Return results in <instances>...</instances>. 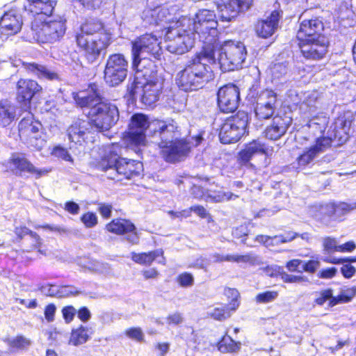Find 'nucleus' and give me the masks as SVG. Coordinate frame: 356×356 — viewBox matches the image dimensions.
Wrapping results in <instances>:
<instances>
[{
	"label": "nucleus",
	"mask_w": 356,
	"mask_h": 356,
	"mask_svg": "<svg viewBox=\"0 0 356 356\" xmlns=\"http://www.w3.org/2000/svg\"><path fill=\"white\" fill-rule=\"evenodd\" d=\"M28 11L32 19L30 24L33 39L40 44L60 42L67 30V19L64 16L50 19L57 5L56 0H27Z\"/></svg>",
	"instance_id": "f257e3e1"
},
{
	"label": "nucleus",
	"mask_w": 356,
	"mask_h": 356,
	"mask_svg": "<svg viewBox=\"0 0 356 356\" xmlns=\"http://www.w3.org/2000/svg\"><path fill=\"white\" fill-rule=\"evenodd\" d=\"M88 88L90 93L79 92L73 95L74 102L81 108L90 107L86 116L91 127L98 132L108 131L119 120V109L115 103L101 95L97 83H90Z\"/></svg>",
	"instance_id": "f03ea898"
},
{
	"label": "nucleus",
	"mask_w": 356,
	"mask_h": 356,
	"mask_svg": "<svg viewBox=\"0 0 356 356\" xmlns=\"http://www.w3.org/2000/svg\"><path fill=\"white\" fill-rule=\"evenodd\" d=\"M216 63L215 50L210 44L204 45L188 60L176 75L177 87L185 92L196 91L214 77L211 64Z\"/></svg>",
	"instance_id": "7ed1b4c3"
},
{
	"label": "nucleus",
	"mask_w": 356,
	"mask_h": 356,
	"mask_svg": "<svg viewBox=\"0 0 356 356\" xmlns=\"http://www.w3.org/2000/svg\"><path fill=\"white\" fill-rule=\"evenodd\" d=\"M162 124L159 127L156 131L161 136H165L167 132L169 135L167 137L171 138L170 141L162 140L159 143V153L163 159L170 163H175L181 161L188 156L191 151L189 143L186 138H178L180 134L179 127L173 119H168L165 121H159Z\"/></svg>",
	"instance_id": "20e7f679"
},
{
	"label": "nucleus",
	"mask_w": 356,
	"mask_h": 356,
	"mask_svg": "<svg viewBox=\"0 0 356 356\" xmlns=\"http://www.w3.org/2000/svg\"><path fill=\"white\" fill-rule=\"evenodd\" d=\"M165 49L172 54H184L194 44L193 33L186 26L184 20H177L164 29Z\"/></svg>",
	"instance_id": "39448f33"
},
{
	"label": "nucleus",
	"mask_w": 356,
	"mask_h": 356,
	"mask_svg": "<svg viewBox=\"0 0 356 356\" xmlns=\"http://www.w3.org/2000/svg\"><path fill=\"white\" fill-rule=\"evenodd\" d=\"M74 37L76 52L88 64L97 62L102 52L105 53L112 43L111 35L108 32L99 34L97 38L80 34H74Z\"/></svg>",
	"instance_id": "423d86ee"
},
{
	"label": "nucleus",
	"mask_w": 356,
	"mask_h": 356,
	"mask_svg": "<svg viewBox=\"0 0 356 356\" xmlns=\"http://www.w3.org/2000/svg\"><path fill=\"white\" fill-rule=\"evenodd\" d=\"M250 120L248 113L244 111H238L235 114L225 118L218 129L220 143L232 144L239 141L248 131Z\"/></svg>",
	"instance_id": "0eeeda50"
},
{
	"label": "nucleus",
	"mask_w": 356,
	"mask_h": 356,
	"mask_svg": "<svg viewBox=\"0 0 356 356\" xmlns=\"http://www.w3.org/2000/svg\"><path fill=\"white\" fill-rule=\"evenodd\" d=\"M131 65L136 71H141L140 65L142 61L140 54L145 52L148 55L159 58L161 54V47L158 38L152 33H145L131 41Z\"/></svg>",
	"instance_id": "6e6552de"
},
{
	"label": "nucleus",
	"mask_w": 356,
	"mask_h": 356,
	"mask_svg": "<svg viewBox=\"0 0 356 356\" xmlns=\"http://www.w3.org/2000/svg\"><path fill=\"white\" fill-rule=\"evenodd\" d=\"M5 173L22 177L25 174H29L35 179L47 175L51 169L38 168L29 160L24 154L13 153L9 159L1 163Z\"/></svg>",
	"instance_id": "1a4fd4ad"
},
{
	"label": "nucleus",
	"mask_w": 356,
	"mask_h": 356,
	"mask_svg": "<svg viewBox=\"0 0 356 356\" xmlns=\"http://www.w3.org/2000/svg\"><path fill=\"white\" fill-rule=\"evenodd\" d=\"M129 62L121 53L110 54L106 61L104 70V80L110 87L122 83L128 74Z\"/></svg>",
	"instance_id": "9d476101"
},
{
	"label": "nucleus",
	"mask_w": 356,
	"mask_h": 356,
	"mask_svg": "<svg viewBox=\"0 0 356 356\" xmlns=\"http://www.w3.org/2000/svg\"><path fill=\"white\" fill-rule=\"evenodd\" d=\"M218 22L213 10L200 9L195 14L193 20L194 33L198 35L200 40L204 43L212 41L214 35L218 32Z\"/></svg>",
	"instance_id": "9b49d317"
},
{
	"label": "nucleus",
	"mask_w": 356,
	"mask_h": 356,
	"mask_svg": "<svg viewBox=\"0 0 356 356\" xmlns=\"http://www.w3.org/2000/svg\"><path fill=\"white\" fill-rule=\"evenodd\" d=\"M247 56V49L241 42L226 41L222 47L219 61L229 71L242 67Z\"/></svg>",
	"instance_id": "f8f14e48"
},
{
	"label": "nucleus",
	"mask_w": 356,
	"mask_h": 356,
	"mask_svg": "<svg viewBox=\"0 0 356 356\" xmlns=\"http://www.w3.org/2000/svg\"><path fill=\"white\" fill-rule=\"evenodd\" d=\"M42 123L33 115L24 117L18 123V136L23 143L40 150L38 142L42 140Z\"/></svg>",
	"instance_id": "ddd939ff"
},
{
	"label": "nucleus",
	"mask_w": 356,
	"mask_h": 356,
	"mask_svg": "<svg viewBox=\"0 0 356 356\" xmlns=\"http://www.w3.org/2000/svg\"><path fill=\"white\" fill-rule=\"evenodd\" d=\"M277 102V95L272 89L265 88L254 97V113L258 120H266L273 117Z\"/></svg>",
	"instance_id": "4468645a"
},
{
	"label": "nucleus",
	"mask_w": 356,
	"mask_h": 356,
	"mask_svg": "<svg viewBox=\"0 0 356 356\" xmlns=\"http://www.w3.org/2000/svg\"><path fill=\"white\" fill-rule=\"evenodd\" d=\"M240 102V89L236 85L227 83L218 88L216 93V104L220 113H233L237 110Z\"/></svg>",
	"instance_id": "2eb2a0df"
},
{
	"label": "nucleus",
	"mask_w": 356,
	"mask_h": 356,
	"mask_svg": "<svg viewBox=\"0 0 356 356\" xmlns=\"http://www.w3.org/2000/svg\"><path fill=\"white\" fill-rule=\"evenodd\" d=\"M300 55L307 60H323L328 52L330 42L327 36L297 42Z\"/></svg>",
	"instance_id": "dca6fc26"
},
{
	"label": "nucleus",
	"mask_w": 356,
	"mask_h": 356,
	"mask_svg": "<svg viewBox=\"0 0 356 356\" xmlns=\"http://www.w3.org/2000/svg\"><path fill=\"white\" fill-rule=\"evenodd\" d=\"M253 0H214L222 22H229L246 12Z\"/></svg>",
	"instance_id": "f3484780"
},
{
	"label": "nucleus",
	"mask_w": 356,
	"mask_h": 356,
	"mask_svg": "<svg viewBox=\"0 0 356 356\" xmlns=\"http://www.w3.org/2000/svg\"><path fill=\"white\" fill-rule=\"evenodd\" d=\"M42 90V86L37 81L20 78L16 83L15 98L19 104L29 106L32 99Z\"/></svg>",
	"instance_id": "a211bd4d"
},
{
	"label": "nucleus",
	"mask_w": 356,
	"mask_h": 356,
	"mask_svg": "<svg viewBox=\"0 0 356 356\" xmlns=\"http://www.w3.org/2000/svg\"><path fill=\"white\" fill-rule=\"evenodd\" d=\"M325 25L318 17H312L310 19H305L299 24L296 32V40L297 42L326 36L324 33Z\"/></svg>",
	"instance_id": "6ab92c4d"
},
{
	"label": "nucleus",
	"mask_w": 356,
	"mask_h": 356,
	"mask_svg": "<svg viewBox=\"0 0 356 356\" xmlns=\"http://www.w3.org/2000/svg\"><path fill=\"white\" fill-rule=\"evenodd\" d=\"M22 25L21 15L10 8L0 17V35L8 38L16 35L21 31Z\"/></svg>",
	"instance_id": "aec40b11"
},
{
	"label": "nucleus",
	"mask_w": 356,
	"mask_h": 356,
	"mask_svg": "<svg viewBox=\"0 0 356 356\" xmlns=\"http://www.w3.org/2000/svg\"><path fill=\"white\" fill-rule=\"evenodd\" d=\"M121 146L118 143H112L104 149L102 153L93 162L95 169L106 172L108 170H115L120 158Z\"/></svg>",
	"instance_id": "412c9836"
},
{
	"label": "nucleus",
	"mask_w": 356,
	"mask_h": 356,
	"mask_svg": "<svg viewBox=\"0 0 356 356\" xmlns=\"http://www.w3.org/2000/svg\"><path fill=\"white\" fill-rule=\"evenodd\" d=\"M282 16L281 10H274L266 19H257L254 28L257 35L264 39L271 37L277 29Z\"/></svg>",
	"instance_id": "4be33fe9"
},
{
	"label": "nucleus",
	"mask_w": 356,
	"mask_h": 356,
	"mask_svg": "<svg viewBox=\"0 0 356 356\" xmlns=\"http://www.w3.org/2000/svg\"><path fill=\"white\" fill-rule=\"evenodd\" d=\"M290 124L291 119L285 113H277L265 128L264 136L270 140H277L286 133Z\"/></svg>",
	"instance_id": "5701e85b"
},
{
	"label": "nucleus",
	"mask_w": 356,
	"mask_h": 356,
	"mask_svg": "<svg viewBox=\"0 0 356 356\" xmlns=\"http://www.w3.org/2000/svg\"><path fill=\"white\" fill-rule=\"evenodd\" d=\"M272 151V147L268 148L259 140H252L238 152L237 163L240 166H248L254 154L268 155Z\"/></svg>",
	"instance_id": "b1692460"
},
{
	"label": "nucleus",
	"mask_w": 356,
	"mask_h": 356,
	"mask_svg": "<svg viewBox=\"0 0 356 356\" xmlns=\"http://www.w3.org/2000/svg\"><path fill=\"white\" fill-rule=\"evenodd\" d=\"M143 170V164L141 161L121 156L115 170L119 180L131 179L138 177Z\"/></svg>",
	"instance_id": "393cba45"
},
{
	"label": "nucleus",
	"mask_w": 356,
	"mask_h": 356,
	"mask_svg": "<svg viewBox=\"0 0 356 356\" xmlns=\"http://www.w3.org/2000/svg\"><path fill=\"white\" fill-rule=\"evenodd\" d=\"M89 120L76 119L67 128V134L70 143L81 145L86 142L88 135L91 133Z\"/></svg>",
	"instance_id": "a878e982"
},
{
	"label": "nucleus",
	"mask_w": 356,
	"mask_h": 356,
	"mask_svg": "<svg viewBox=\"0 0 356 356\" xmlns=\"http://www.w3.org/2000/svg\"><path fill=\"white\" fill-rule=\"evenodd\" d=\"M131 259L136 264L143 266H149L157 261L158 264L165 266L167 259L162 248H158L147 252H135L130 254Z\"/></svg>",
	"instance_id": "bb28decb"
},
{
	"label": "nucleus",
	"mask_w": 356,
	"mask_h": 356,
	"mask_svg": "<svg viewBox=\"0 0 356 356\" xmlns=\"http://www.w3.org/2000/svg\"><path fill=\"white\" fill-rule=\"evenodd\" d=\"M105 229L111 234L122 236L128 234H132L138 239L137 229L136 225L129 219L124 218H115L106 224ZM138 243V241L134 242Z\"/></svg>",
	"instance_id": "cd10ccee"
},
{
	"label": "nucleus",
	"mask_w": 356,
	"mask_h": 356,
	"mask_svg": "<svg viewBox=\"0 0 356 356\" xmlns=\"http://www.w3.org/2000/svg\"><path fill=\"white\" fill-rule=\"evenodd\" d=\"M14 234L15 240L21 242L25 236H29L33 240V243L31 244L27 251H37L40 254H45V250L42 249L43 242L40 235L35 232L32 231L26 225H19L14 228Z\"/></svg>",
	"instance_id": "c85d7f7f"
},
{
	"label": "nucleus",
	"mask_w": 356,
	"mask_h": 356,
	"mask_svg": "<svg viewBox=\"0 0 356 356\" xmlns=\"http://www.w3.org/2000/svg\"><path fill=\"white\" fill-rule=\"evenodd\" d=\"M22 68L26 74L33 75L39 79L58 80V74L46 65L37 63L22 62Z\"/></svg>",
	"instance_id": "c756f323"
},
{
	"label": "nucleus",
	"mask_w": 356,
	"mask_h": 356,
	"mask_svg": "<svg viewBox=\"0 0 356 356\" xmlns=\"http://www.w3.org/2000/svg\"><path fill=\"white\" fill-rule=\"evenodd\" d=\"M162 86L158 81H147L143 86V93L140 100L146 106H151L159 99L161 93Z\"/></svg>",
	"instance_id": "7c9ffc66"
},
{
	"label": "nucleus",
	"mask_w": 356,
	"mask_h": 356,
	"mask_svg": "<svg viewBox=\"0 0 356 356\" xmlns=\"http://www.w3.org/2000/svg\"><path fill=\"white\" fill-rule=\"evenodd\" d=\"M104 32L108 31L105 30L104 24L101 19L94 17H88L80 25L79 31L74 34L85 35V36L92 37L94 34H104Z\"/></svg>",
	"instance_id": "2f4dec72"
},
{
	"label": "nucleus",
	"mask_w": 356,
	"mask_h": 356,
	"mask_svg": "<svg viewBox=\"0 0 356 356\" xmlns=\"http://www.w3.org/2000/svg\"><path fill=\"white\" fill-rule=\"evenodd\" d=\"M122 141L126 147L134 148L144 146L146 143L145 133L129 129L122 134Z\"/></svg>",
	"instance_id": "473e14b6"
},
{
	"label": "nucleus",
	"mask_w": 356,
	"mask_h": 356,
	"mask_svg": "<svg viewBox=\"0 0 356 356\" xmlns=\"http://www.w3.org/2000/svg\"><path fill=\"white\" fill-rule=\"evenodd\" d=\"M354 210L352 204L346 202H341L339 204L332 206V209L326 213L330 220L341 222L344 220V216Z\"/></svg>",
	"instance_id": "72a5a7b5"
},
{
	"label": "nucleus",
	"mask_w": 356,
	"mask_h": 356,
	"mask_svg": "<svg viewBox=\"0 0 356 356\" xmlns=\"http://www.w3.org/2000/svg\"><path fill=\"white\" fill-rule=\"evenodd\" d=\"M89 338L88 328L80 325L71 330L69 343L77 346L85 343Z\"/></svg>",
	"instance_id": "f704fd0d"
},
{
	"label": "nucleus",
	"mask_w": 356,
	"mask_h": 356,
	"mask_svg": "<svg viewBox=\"0 0 356 356\" xmlns=\"http://www.w3.org/2000/svg\"><path fill=\"white\" fill-rule=\"evenodd\" d=\"M240 341H234L229 335L225 334L217 343L218 349L223 353H236L241 348Z\"/></svg>",
	"instance_id": "c9c22d12"
},
{
	"label": "nucleus",
	"mask_w": 356,
	"mask_h": 356,
	"mask_svg": "<svg viewBox=\"0 0 356 356\" xmlns=\"http://www.w3.org/2000/svg\"><path fill=\"white\" fill-rule=\"evenodd\" d=\"M236 310L227 304H220V306L214 307L208 316L213 320L223 321L229 318Z\"/></svg>",
	"instance_id": "e433bc0d"
},
{
	"label": "nucleus",
	"mask_w": 356,
	"mask_h": 356,
	"mask_svg": "<svg viewBox=\"0 0 356 356\" xmlns=\"http://www.w3.org/2000/svg\"><path fill=\"white\" fill-rule=\"evenodd\" d=\"M15 118V109L13 106L0 102V124L5 127L8 126Z\"/></svg>",
	"instance_id": "4c0bfd02"
},
{
	"label": "nucleus",
	"mask_w": 356,
	"mask_h": 356,
	"mask_svg": "<svg viewBox=\"0 0 356 356\" xmlns=\"http://www.w3.org/2000/svg\"><path fill=\"white\" fill-rule=\"evenodd\" d=\"M148 125L146 115L142 113H135L131 116L129 129L145 133Z\"/></svg>",
	"instance_id": "58836bf2"
},
{
	"label": "nucleus",
	"mask_w": 356,
	"mask_h": 356,
	"mask_svg": "<svg viewBox=\"0 0 356 356\" xmlns=\"http://www.w3.org/2000/svg\"><path fill=\"white\" fill-rule=\"evenodd\" d=\"M336 136V134L334 138L329 136H320L316 139L314 145L311 146V147L318 156L320 153L323 152L328 148L331 147Z\"/></svg>",
	"instance_id": "ea45409f"
},
{
	"label": "nucleus",
	"mask_w": 356,
	"mask_h": 356,
	"mask_svg": "<svg viewBox=\"0 0 356 356\" xmlns=\"http://www.w3.org/2000/svg\"><path fill=\"white\" fill-rule=\"evenodd\" d=\"M8 345L14 350H24L31 345V341L22 334H18L9 340Z\"/></svg>",
	"instance_id": "a19ab883"
},
{
	"label": "nucleus",
	"mask_w": 356,
	"mask_h": 356,
	"mask_svg": "<svg viewBox=\"0 0 356 356\" xmlns=\"http://www.w3.org/2000/svg\"><path fill=\"white\" fill-rule=\"evenodd\" d=\"M224 295L229 300L227 305L232 307L233 309H238L240 305V293L235 288L225 287L224 289Z\"/></svg>",
	"instance_id": "79ce46f5"
},
{
	"label": "nucleus",
	"mask_w": 356,
	"mask_h": 356,
	"mask_svg": "<svg viewBox=\"0 0 356 356\" xmlns=\"http://www.w3.org/2000/svg\"><path fill=\"white\" fill-rule=\"evenodd\" d=\"M277 291H265L256 295L254 300L258 304H266L273 302L278 297Z\"/></svg>",
	"instance_id": "37998d69"
},
{
	"label": "nucleus",
	"mask_w": 356,
	"mask_h": 356,
	"mask_svg": "<svg viewBox=\"0 0 356 356\" xmlns=\"http://www.w3.org/2000/svg\"><path fill=\"white\" fill-rule=\"evenodd\" d=\"M316 156L317 154L310 147L298 156L297 158L298 164L300 167H305L309 165Z\"/></svg>",
	"instance_id": "c03bdc74"
},
{
	"label": "nucleus",
	"mask_w": 356,
	"mask_h": 356,
	"mask_svg": "<svg viewBox=\"0 0 356 356\" xmlns=\"http://www.w3.org/2000/svg\"><path fill=\"white\" fill-rule=\"evenodd\" d=\"M333 298V289L327 288L317 292V296L314 302L318 306H323L326 302L330 301Z\"/></svg>",
	"instance_id": "a18cd8bd"
},
{
	"label": "nucleus",
	"mask_w": 356,
	"mask_h": 356,
	"mask_svg": "<svg viewBox=\"0 0 356 356\" xmlns=\"http://www.w3.org/2000/svg\"><path fill=\"white\" fill-rule=\"evenodd\" d=\"M352 299L353 295L349 294L346 291H342L337 296H333V298L328 302L327 306L333 307L339 304L349 302Z\"/></svg>",
	"instance_id": "49530a36"
},
{
	"label": "nucleus",
	"mask_w": 356,
	"mask_h": 356,
	"mask_svg": "<svg viewBox=\"0 0 356 356\" xmlns=\"http://www.w3.org/2000/svg\"><path fill=\"white\" fill-rule=\"evenodd\" d=\"M51 154L64 161L73 162V159L68 152L67 149L60 145H57L52 148Z\"/></svg>",
	"instance_id": "de8ad7c7"
},
{
	"label": "nucleus",
	"mask_w": 356,
	"mask_h": 356,
	"mask_svg": "<svg viewBox=\"0 0 356 356\" xmlns=\"http://www.w3.org/2000/svg\"><path fill=\"white\" fill-rule=\"evenodd\" d=\"M279 277L284 283H302L307 281L305 276L291 275L284 270L279 272Z\"/></svg>",
	"instance_id": "09e8293b"
},
{
	"label": "nucleus",
	"mask_w": 356,
	"mask_h": 356,
	"mask_svg": "<svg viewBox=\"0 0 356 356\" xmlns=\"http://www.w3.org/2000/svg\"><path fill=\"white\" fill-rule=\"evenodd\" d=\"M80 220L87 228L94 227L98 223L97 216L92 211H88L83 213L80 217Z\"/></svg>",
	"instance_id": "8fccbe9b"
},
{
	"label": "nucleus",
	"mask_w": 356,
	"mask_h": 356,
	"mask_svg": "<svg viewBox=\"0 0 356 356\" xmlns=\"http://www.w3.org/2000/svg\"><path fill=\"white\" fill-rule=\"evenodd\" d=\"M177 284L181 287H189L194 284V277L189 272H183L179 273L176 277Z\"/></svg>",
	"instance_id": "3c124183"
},
{
	"label": "nucleus",
	"mask_w": 356,
	"mask_h": 356,
	"mask_svg": "<svg viewBox=\"0 0 356 356\" xmlns=\"http://www.w3.org/2000/svg\"><path fill=\"white\" fill-rule=\"evenodd\" d=\"M124 334L129 339L138 342L144 341V334L142 329L139 327H129L124 331Z\"/></svg>",
	"instance_id": "603ef678"
},
{
	"label": "nucleus",
	"mask_w": 356,
	"mask_h": 356,
	"mask_svg": "<svg viewBox=\"0 0 356 356\" xmlns=\"http://www.w3.org/2000/svg\"><path fill=\"white\" fill-rule=\"evenodd\" d=\"M160 11L157 9H148L143 13V19L149 24L157 25L159 23V19Z\"/></svg>",
	"instance_id": "864d4df0"
},
{
	"label": "nucleus",
	"mask_w": 356,
	"mask_h": 356,
	"mask_svg": "<svg viewBox=\"0 0 356 356\" xmlns=\"http://www.w3.org/2000/svg\"><path fill=\"white\" fill-rule=\"evenodd\" d=\"M337 241L334 238L326 236L323 239V248L324 251L330 253L338 252Z\"/></svg>",
	"instance_id": "5fc2aeb1"
},
{
	"label": "nucleus",
	"mask_w": 356,
	"mask_h": 356,
	"mask_svg": "<svg viewBox=\"0 0 356 356\" xmlns=\"http://www.w3.org/2000/svg\"><path fill=\"white\" fill-rule=\"evenodd\" d=\"M323 261L332 264H349L356 262V257H325Z\"/></svg>",
	"instance_id": "6e6d98bb"
},
{
	"label": "nucleus",
	"mask_w": 356,
	"mask_h": 356,
	"mask_svg": "<svg viewBox=\"0 0 356 356\" xmlns=\"http://www.w3.org/2000/svg\"><path fill=\"white\" fill-rule=\"evenodd\" d=\"M61 313L65 322L70 323L73 321L76 310L72 305H66L62 308Z\"/></svg>",
	"instance_id": "4d7b16f0"
},
{
	"label": "nucleus",
	"mask_w": 356,
	"mask_h": 356,
	"mask_svg": "<svg viewBox=\"0 0 356 356\" xmlns=\"http://www.w3.org/2000/svg\"><path fill=\"white\" fill-rule=\"evenodd\" d=\"M320 266V261L318 259H309L304 262L302 268L304 272L314 274Z\"/></svg>",
	"instance_id": "13d9d810"
},
{
	"label": "nucleus",
	"mask_w": 356,
	"mask_h": 356,
	"mask_svg": "<svg viewBox=\"0 0 356 356\" xmlns=\"http://www.w3.org/2000/svg\"><path fill=\"white\" fill-rule=\"evenodd\" d=\"M113 205L109 203L101 202L98 204L97 211L104 219H108L112 214Z\"/></svg>",
	"instance_id": "bf43d9fd"
},
{
	"label": "nucleus",
	"mask_w": 356,
	"mask_h": 356,
	"mask_svg": "<svg viewBox=\"0 0 356 356\" xmlns=\"http://www.w3.org/2000/svg\"><path fill=\"white\" fill-rule=\"evenodd\" d=\"M56 312V306L54 303H49L44 307V316L47 322L51 323L54 321Z\"/></svg>",
	"instance_id": "052dcab7"
},
{
	"label": "nucleus",
	"mask_w": 356,
	"mask_h": 356,
	"mask_svg": "<svg viewBox=\"0 0 356 356\" xmlns=\"http://www.w3.org/2000/svg\"><path fill=\"white\" fill-rule=\"evenodd\" d=\"M337 269L335 267L322 268L317 274L320 279H332L337 275Z\"/></svg>",
	"instance_id": "680f3d73"
},
{
	"label": "nucleus",
	"mask_w": 356,
	"mask_h": 356,
	"mask_svg": "<svg viewBox=\"0 0 356 356\" xmlns=\"http://www.w3.org/2000/svg\"><path fill=\"white\" fill-rule=\"evenodd\" d=\"M183 320L182 314L178 312L170 314L166 317V322L169 325H178L183 322Z\"/></svg>",
	"instance_id": "e2e57ef3"
},
{
	"label": "nucleus",
	"mask_w": 356,
	"mask_h": 356,
	"mask_svg": "<svg viewBox=\"0 0 356 356\" xmlns=\"http://www.w3.org/2000/svg\"><path fill=\"white\" fill-rule=\"evenodd\" d=\"M340 271L344 278L350 279L356 273V268L351 264H342Z\"/></svg>",
	"instance_id": "0e129e2a"
},
{
	"label": "nucleus",
	"mask_w": 356,
	"mask_h": 356,
	"mask_svg": "<svg viewBox=\"0 0 356 356\" xmlns=\"http://www.w3.org/2000/svg\"><path fill=\"white\" fill-rule=\"evenodd\" d=\"M254 260V258L252 256L251 254H246L243 255H232L230 262H236V263H252Z\"/></svg>",
	"instance_id": "69168bd1"
},
{
	"label": "nucleus",
	"mask_w": 356,
	"mask_h": 356,
	"mask_svg": "<svg viewBox=\"0 0 356 356\" xmlns=\"http://www.w3.org/2000/svg\"><path fill=\"white\" fill-rule=\"evenodd\" d=\"M83 7L88 10H95L100 7L102 0H76Z\"/></svg>",
	"instance_id": "338daca9"
},
{
	"label": "nucleus",
	"mask_w": 356,
	"mask_h": 356,
	"mask_svg": "<svg viewBox=\"0 0 356 356\" xmlns=\"http://www.w3.org/2000/svg\"><path fill=\"white\" fill-rule=\"evenodd\" d=\"M77 317L82 322H87L91 317V314L88 308L86 306L81 307L76 311Z\"/></svg>",
	"instance_id": "774afa93"
}]
</instances>
